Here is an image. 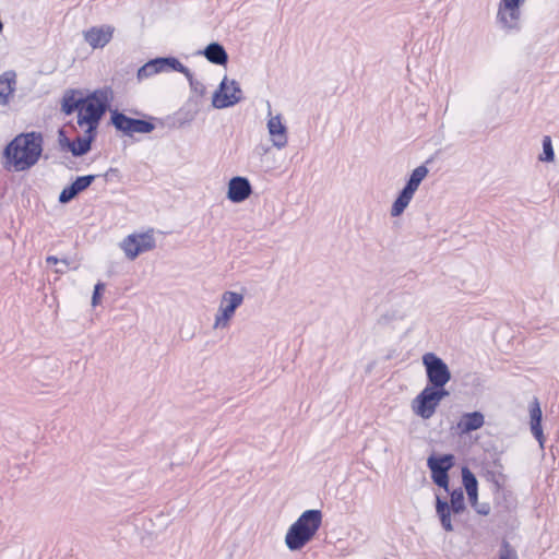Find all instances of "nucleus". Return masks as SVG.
<instances>
[{"label":"nucleus","mask_w":559,"mask_h":559,"mask_svg":"<svg viewBox=\"0 0 559 559\" xmlns=\"http://www.w3.org/2000/svg\"><path fill=\"white\" fill-rule=\"evenodd\" d=\"M41 152V134L29 132L15 136L5 147L4 155L14 170L23 171L37 163Z\"/></svg>","instance_id":"f257e3e1"},{"label":"nucleus","mask_w":559,"mask_h":559,"mask_svg":"<svg viewBox=\"0 0 559 559\" xmlns=\"http://www.w3.org/2000/svg\"><path fill=\"white\" fill-rule=\"evenodd\" d=\"M322 523L320 510H307L289 526L285 545L290 551L302 549L316 536Z\"/></svg>","instance_id":"f03ea898"},{"label":"nucleus","mask_w":559,"mask_h":559,"mask_svg":"<svg viewBox=\"0 0 559 559\" xmlns=\"http://www.w3.org/2000/svg\"><path fill=\"white\" fill-rule=\"evenodd\" d=\"M111 95L109 88L97 90L81 104L76 116V124L83 133H95Z\"/></svg>","instance_id":"7ed1b4c3"},{"label":"nucleus","mask_w":559,"mask_h":559,"mask_svg":"<svg viewBox=\"0 0 559 559\" xmlns=\"http://www.w3.org/2000/svg\"><path fill=\"white\" fill-rule=\"evenodd\" d=\"M428 174L429 169L425 165H420L412 171L406 185L391 206L390 214L392 217H399L404 213Z\"/></svg>","instance_id":"20e7f679"},{"label":"nucleus","mask_w":559,"mask_h":559,"mask_svg":"<svg viewBox=\"0 0 559 559\" xmlns=\"http://www.w3.org/2000/svg\"><path fill=\"white\" fill-rule=\"evenodd\" d=\"M449 395L445 389L427 385L411 403L412 412L421 419H430L441 401Z\"/></svg>","instance_id":"39448f33"},{"label":"nucleus","mask_w":559,"mask_h":559,"mask_svg":"<svg viewBox=\"0 0 559 559\" xmlns=\"http://www.w3.org/2000/svg\"><path fill=\"white\" fill-rule=\"evenodd\" d=\"M245 296L241 293L226 290L222 294L213 329H226L229 326L236 310L242 305Z\"/></svg>","instance_id":"423d86ee"},{"label":"nucleus","mask_w":559,"mask_h":559,"mask_svg":"<svg viewBox=\"0 0 559 559\" xmlns=\"http://www.w3.org/2000/svg\"><path fill=\"white\" fill-rule=\"evenodd\" d=\"M155 246L156 241L153 229L130 234L119 245L126 257L131 261L135 260L140 254L153 250Z\"/></svg>","instance_id":"0eeeda50"},{"label":"nucleus","mask_w":559,"mask_h":559,"mask_svg":"<svg viewBox=\"0 0 559 559\" xmlns=\"http://www.w3.org/2000/svg\"><path fill=\"white\" fill-rule=\"evenodd\" d=\"M526 0H500L497 22L507 31L519 29L522 23L523 7Z\"/></svg>","instance_id":"6e6552de"},{"label":"nucleus","mask_w":559,"mask_h":559,"mask_svg":"<svg viewBox=\"0 0 559 559\" xmlns=\"http://www.w3.org/2000/svg\"><path fill=\"white\" fill-rule=\"evenodd\" d=\"M423 364L431 385L430 388L444 389L450 381L451 373L447 364L433 353H427L423 356Z\"/></svg>","instance_id":"1a4fd4ad"},{"label":"nucleus","mask_w":559,"mask_h":559,"mask_svg":"<svg viewBox=\"0 0 559 559\" xmlns=\"http://www.w3.org/2000/svg\"><path fill=\"white\" fill-rule=\"evenodd\" d=\"M241 98L242 91L239 83L225 76L213 94L212 105L217 109H223L238 104Z\"/></svg>","instance_id":"9d476101"},{"label":"nucleus","mask_w":559,"mask_h":559,"mask_svg":"<svg viewBox=\"0 0 559 559\" xmlns=\"http://www.w3.org/2000/svg\"><path fill=\"white\" fill-rule=\"evenodd\" d=\"M266 129L272 145L277 150H283L288 144V128L282 114L273 115L271 104L267 103Z\"/></svg>","instance_id":"9b49d317"},{"label":"nucleus","mask_w":559,"mask_h":559,"mask_svg":"<svg viewBox=\"0 0 559 559\" xmlns=\"http://www.w3.org/2000/svg\"><path fill=\"white\" fill-rule=\"evenodd\" d=\"M111 121L118 130L128 135H132L134 133H150L154 130L153 123L141 119L129 118L117 111L112 114Z\"/></svg>","instance_id":"f8f14e48"},{"label":"nucleus","mask_w":559,"mask_h":559,"mask_svg":"<svg viewBox=\"0 0 559 559\" xmlns=\"http://www.w3.org/2000/svg\"><path fill=\"white\" fill-rule=\"evenodd\" d=\"M252 193L250 181L246 177H233L228 182L227 198L234 203H241Z\"/></svg>","instance_id":"ddd939ff"},{"label":"nucleus","mask_w":559,"mask_h":559,"mask_svg":"<svg viewBox=\"0 0 559 559\" xmlns=\"http://www.w3.org/2000/svg\"><path fill=\"white\" fill-rule=\"evenodd\" d=\"M115 28L110 25L94 26L84 32L85 41L94 49L105 47L112 38Z\"/></svg>","instance_id":"4468645a"},{"label":"nucleus","mask_w":559,"mask_h":559,"mask_svg":"<svg viewBox=\"0 0 559 559\" xmlns=\"http://www.w3.org/2000/svg\"><path fill=\"white\" fill-rule=\"evenodd\" d=\"M151 61H152V63H155L154 69L156 70V74L162 73V72H167L169 70L177 71V72L182 73L188 79L191 86L194 85L193 74L177 58L165 57V58H156Z\"/></svg>","instance_id":"2eb2a0df"},{"label":"nucleus","mask_w":559,"mask_h":559,"mask_svg":"<svg viewBox=\"0 0 559 559\" xmlns=\"http://www.w3.org/2000/svg\"><path fill=\"white\" fill-rule=\"evenodd\" d=\"M16 73L12 70L0 74V106H8L16 90Z\"/></svg>","instance_id":"dca6fc26"},{"label":"nucleus","mask_w":559,"mask_h":559,"mask_svg":"<svg viewBox=\"0 0 559 559\" xmlns=\"http://www.w3.org/2000/svg\"><path fill=\"white\" fill-rule=\"evenodd\" d=\"M484 424L485 417L480 412L465 413L457 423V429L461 433H468L481 428Z\"/></svg>","instance_id":"f3484780"},{"label":"nucleus","mask_w":559,"mask_h":559,"mask_svg":"<svg viewBox=\"0 0 559 559\" xmlns=\"http://www.w3.org/2000/svg\"><path fill=\"white\" fill-rule=\"evenodd\" d=\"M94 136L95 133H83V135H78L74 141L67 142V148L74 156H82L91 150V143Z\"/></svg>","instance_id":"a211bd4d"},{"label":"nucleus","mask_w":559,"mask_h":559,"mask_svg":"<svg viewBox=\"0 0 559 559\" xmlns=\"http://www.w3.org/2000/svg\"><path fill=\"white\" fill-rule=\"evenodd\" d=\"M204 57L214 64L225 66L228 61V55L225 48L218 43H211L203 51Z\"/></svg>","instance_id":"6ab92c4d"},{"label":"nucleus","mask_w":559,"mask_h":559,"mask_svg":"<svg viewBox=\"0 0 559 559\" xmlns=\"http://www.w3.org/2000/svg\"><path fill=\"white\" fill-rule=\"evenodd\" d=\"M531 415V430L533 436L539 442V445L543 448L544 445V435L542 429V409L537 401H535L530 409Z\"/></svg>","instance_id":"aec40b11"},{"label":"nucleus","mask_w":559,"mask_h":559,"mask_svg":"<svg viewBox=\"0 0 559 559\" xmlns=\"http://www.w3.org/2000/svg\"><path fill=\"white\" fill-rule=\"evenodd\" d=\"M85 100L80 91L71 90L68 91L61 104V109L64 114L70 115L74 111H79L81 104Z\"/></svg>","instance_id":"412c9836"},{"label":"nucleus","mask_w":559,"mask_h":559,"mask_svg":"<svg viewBox=\"0 0 559 559\" xmlns=\"http://www.w3.org/2000/svg\"><path fill=\"white\" fill-rule=\"evenodd\" d=\"M462 481L469 503H476V499L478 498V483L475 475L467 467L462 468Z\"/></svg>","instance_id":"4be33fe9"},{"label":"nucleus","mask_w":559,"mask_h":559,"mask_svg":"<svg viewBox=\"0 0 559 559\" xmlns=\"http://www.w3.org/2000/svg\"><path fill=\"white\" fill-rule=\"evenodd\" d=\"M451 512L452 510L450 509L449 503L440 499V497H437L436 513L440 520L441 526L447 532H452L454 530L451 521Z\"/></svg>","instance_id":"5701e85b"},{"label":"nucleus","mask_w":559,"mask_h":559,"mask_svg":"<svg viewBox=\"0 0 559 559\" xmlns=\"http://www.w3.org/2000/svg\"><path fill=\"white\" fill-rule=\"evenodd\" d=\"M453 460L454 456L452 454H445L442 456H430L427 461V465L432 472V467H435L436 471H440V468H445V471H449L453 466Z\"/></svg>","instance_id":"b1692460"},{"label":"nucleus","mask_w":559,"mask_h":559,"mask_svg":"<svg viewBox=\"0 0 559 559\" xmlns=\"http://www.w3.org/2000/svg\"><path fill=\"white\" fill-rule=\"evenodd\" d=\"M449 507L454 514H460L465 510L464 495L462 489H456L451 492Z\"/></svg>","instance_id":"393cba45"},{"label":"nucleus","mask_w":559,"mask_h":559,"mask_svg":"<svg viewBox=\"0 0 559 559\" xmlns=\"http://www.w3.org/2000/svg\"><path fill=\"white\" fill-rule=\"evenodd\" d=\"M538 159L540 162L551 163L555 160V152L551 142V138L549 135H545L543 138V153L539 155Z\"/></svg>","instance_id":"a878e982"},{"label":"nucleus","mask_w":559,"mask_h":559,"mask_svg":"<svg viewBox=\"0 0 559 559\" xmlns=\"http://www.w3.org/2000/svg\"><path fill=\"white\" fill-rule=\"evenodd\" d=\"M449 471H445V468H440V471H436L435 467H432L431 477L436 485L439 487L444 488L445 490H449Z\"/></svg>","instance_id":"bb28decb"},{"label":"nucleus","mask_w":559,"mask_h":559,"mask_svg":"<svg viewBox=\"0 0 559 559\" xmlns=\"http://www.w3.org/2000/svg\"><path fill=\"white\" fill-rule=\"evenodd\" d=\"M407 319V312L405 310H392L382 316L381 321L384 323H397Z\"/></svg>","instance_id":"cd10ccee"},{"label":"nucleus","mask_w":559,"mask_h":559,"mask_svg":"<svg viewBox=\"0 0 559 559\" xmlns=\"http://www.w3.org/2000/svg\"><path fill=\"white\" fill-rule=\"evenodd\" d=\"M95 179V176L94 175H88V176H82V177H78L71 185L74 187L75 191L78 193L84 191L85 189H87L91 183L94 181Z\"/></svg>","instance_id":"c85d7f7f"},{"label":"nucleus","mask_w":559,"mask_h":559,"mask_svg":"<svg viewBox=\"0 0 559 559\" xmlns=\"http://www.w3.org/2000/svg\"><path fill=\"white\" fill-rule=\"evenodd\" d=\"M155 67V63H152V61H147L144 66H142L139 70H138V80L139 81H142V80H145V79H148L151 76H153L154 74H156V70L154 69Z\"/></svg>","instance_id":"c756f323"},{"label":"nucleus","mask_w":559,"mask_h":559,"mask_svg":"<svg viewBox=\"0 0 559 559\" xmlns=\"http://www.w3.org/2000/svg\"><path fill=\"white\" fill-rule=\"evenodd\" d=\"M498 559H518V554L508 543L504 542L499 550Z\"/></svg>","instance_id":"7c9ffc66"},{"label":"nucleus","mask_w":559,"mask_h":559,"mask_svg":"<svg viewBox=\"0 0 559 559\" xmlns=\"http://www.w3.org/2000/svg\"><path fill=\"white\" fill-rule=\"evenodd\" d=\"M79 193L75 191L74 187L70 185L69 187L64 188L60 195H59V202L61 203H68L73 198H75Z\"/></svg>","instance_id":"2f4dec72"},{"label":"nucleus","mask_w":559,"mask_h":559,"mask_svg":"<svg viewBox=\"0 0 559 559\" xmlns=\"http://www.w3.org/2000/svg\"><path fill=\"white\" fill-rule=\"evenodd\" d=\"M105 289V284L104 283H97L94 287V293H93V296H92V306L93 307H96L97 305H99L100 302V295H102V292Z\"/></svg>","instance_id":"473e14b6"},{"label":"nucleus","mask_w":559,"mask_h":559,"mask_svg":"<svg viewBox=\"0 0 559 559\" xmlns=\"http://www.w3.org/2000/svg\"><path fill=\"white\" fill-rule=\"evenodd\" d=\"M471 506L475 509V511L480 515H488L490 513V504L487 502L479 503L478 498L476 499V503H471Z\"/></svg>","instance_id":"72a5a7b5"},{"label":"nucleus","mask_w":559,"mask_h":559,"mask_svg":"<svg viewBox=\"0 0 559 559\" xmlns=\"http://www.w3.org/2000/svg\"><path fill=\"white\" fill-rule=\"evenodd\" d=\"M46 262L47 263H51V264H57V263H62L64 265H69V262L66 260V259H62V260H59L58 258L53 257V255H49L46 258Z\"/></svg>","instance_id":"f704fd0d"},{"label":"nucleus","mask_w":559,"mask_h":559,"mask_svg":"<svg viewBox=\"0 0 559 559\" xmlns=\"http://www.w3.org/2000/svg\"><path fill=\"white\" fill-rule=\"evenodd\" d=\"M67 142H71L63 133L62 130L59 131V143L62 147H67Z\"/></svg>","instance_id":"c9c22d12"},{"label":"nucleus","mask_w":559,"mask_h":559,"mask_svg":"<svg viewBox=\"0 0 559 559\" xmlns=\"http://www.w3.org/2000/svg\"><path fill=\"white\" fill-rule=\"evenodd\" d=\"M57 274H63L64 273V270L62 269V266H59V269H56L55 271Z\"/></svg>","instance_id":"e433bc0d"},{"label":"nucleus","mask_w":559,"mask_h":559,"mask_svg":"<svg viewBox=\"0 0 559 559\" xmlns=\"http://www.w3.org/2000/svg\"><path fill=\"white\" fill-rule=\"evenodd\" d=\"M57 274H63L64 273V270L62 269V266H59V269H56L55 271Z\"/></svg>","instance_id":"4c0bfd02"}]
</instances>
